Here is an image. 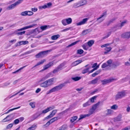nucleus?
Masks as SVG:
<instances>
[{"mask_svg":"<svg viewBox=\"0 0 130 130\" xmlns=\"http://www.w3.org/2000/svg\"><path fill=\"white\" fill-rule=\"evenodd\" d=\"M117 80V78H112L108 79H105L101 81V82L102 83V84L104 85L107 83L112 82L116 80Z\"/></svg>","mask_w":130,"mask_h":130,"instance_id":"nucleus-9","label":"nucleus"},{"mask_svg":"<svg viewBox=\"0 0 130 130\" xmlns=\"http://www.w3.org/2000/svg\"><path fill=\"white\" fill-rule=\"evenodd\" d=\"M11 115V114L7 116L6 118L2 120V122H8L10 121L12 119V118L10 117Z\"/></svg>","mask_w":130,"mask_h":130,"instance_id":"nucleus-19","label":"nucleus"},{"mask_svg":"<svg viewBox=\"0 0 130 130\" xmlns=\"http://www.w3.org/2000/svg\"><path fill=\"white\" fill-rule=\"evenodd\" d=\"M57 110L56 109L54 110H53L52 112H51V114L47 116V117H45L44 119L46 120L47 119L53 117L55 115V114L56 113Z\"/></svg>","mask_w":130,"mask_h":130,"instance_id":"nucleus-12","label":"nucleus"},{"mask_svg":"<svg viewBox=\"0 0 130 130\" xmlns=\"http://www.w3.org/2000/svg\"><path fill=\"white\" fill-rule=\"evenodd\" d=\"M52 5V4L51 2L48 3L46 5H44L40 6L39 7V8L40 9H46L47 8H49Z\"/></svg>","mask_w":130,"mask_h":130,"instance_id":"nucleus-14","label":"nucleus"},{"mask_svg":"<svg viewBox=\"0 0 130 130\" xmlns=\"http://www.w3.org/2000/svg\"><path fill=\"white\" fill-rule=\"evenodd\" d=\"M111 34L110 32H109L102 39H104L107 38Z\"/></svg>","mask_w":130,"mask_h":130,"instance_id":"nucleus-64","label":"nucleus"},{"mask_svg":"<svg viewBox=\"0 0 130 130\" xmlns=\"http://www.w3.org/2000/svg\"><path fill=\"white\" fill-rule=\"evenodd\" d=\"M112 60L111 59H109L108 60L106 63H103L102 66V68H105L106 70L110 69L111 64Z\"/></svg>","mask_w":130,"mask_h":130,"instance_id":"nucleus-3","label":"nucleus"},{"mask_svg":"<svg viewBox=\"0 0 130 130\" xmlns=\"http://www.w3.org/2000/svg\"><path fill=\"white\" fill-rule=\"evenodd\" d=\"M120 63L118 62H116L114 63H111V68H115L118 66L120 65Z\"/></svg>","mask_w":130,"mask_h":130,"instance_id":"nucleus-22","label":"nucleus"},{"mask_svg":"<svg viewBox=\"0 0 130 130\" xmlns=\"http://www.w3.org/2000/svg\"><path fill=\"white\" fill-rule=\"evenodd\" d=\"M117 19V18H114L110 20L108 22V25H109V24L113 22V21H115V20H116Z\"/></svg>","mask_w":130,"mask_h":130,"instance_id":"nucleus-51","label":"nucleus"},{"mask_svg":"<svg viewBox=\"0 0 130 130\" xmlns=\"http://www.w3.org/2000/svg\"><path fill=\"white\" fill-rule=\"evenodd\" d=\"M79 41H76L74 42H73L71 44H70V45H69L68 46V47H70L72 46L73 45H74L76 44L77 43L79 42Z\"/></svg>","mask_w":130,"mask_h":130,"instance_id":"nucleus-49","label":"nucleus"},{"mask_svg":"<svg viewBox=\"0 0 130 130\" xmlns=\"http://www.w3.org/2000/svg\"><path fill=\"white\" fill-rule=\"evenodd\" d=\"M99 104V103H96V104L93 105L92 107V108L95 110Z\"/></svg>","mask_w":130,"mask_h":130,"instance_id":"nucleus-43","label":"nucleus"},{"mask_svg":"<svg viewBox=\"0 0 130 130\" xmlns=\"http://www.w3.org/2000/svg\"><path fill=\"white\" fill-rule=\"evenodd\" d=\"M126 21H127L126 20H125L124 21L122 22L121 23V24L120 25L121 28L125 24H126Z\"/></svg>","mask_w":130,"mask_h":130,"instance_id":"nucleus-56","label":"nucleus"},{"mask_svg":"<svg viewBox=\"0 0 130 130\" xmlns=\"http://www.w3.org/2000/svg\"><path fill=\"white\" fill-rule=\"evenodd\" d=\"M116 28L115 30H117L118 29H120L121 28L120 24H118L114 26V28Z\"/></svg>","mask_w":130,"mask_h":130,"instance_id":"nucleus-46","label":"nucleus"},{"mask_svg":"<svg viewBox=\"0 0 130 130\" xmlns=\"http://www.w3.org/2000/svg\"><path fill=\"white\" fill-rule=\"evenodd\" d=\"M77 116H73L71 118L70 121L72 123H73L77 119Z\"/></svg>","mask_w":130,"mask_h":130,"instance_id":"nucleus-41","label":"nucleus"},{"mask_svg":"<svg viewBox=\"0 0 130 130\" xmlns=\"http://www.w3.org/2000/svg\"><path fill=\"white\" fill-rule=\"evenodd\" d=\"M91 104V103L90 102L89 100H88L87 102L84 103L83 104V107H87Z\"/></svg>","mask_w":130,"mask_h":130,"instance_id":"nucleus-25","label":"nucleus"},{"mask_svg":"<svg viewBox=\"0 0 130 130\" xmlns=\"http://www.w3.org/2000/svg\"><path fill=\"white\" fill-rule=\"evenodd\" d=\"M51 74V73H48L44 76L41 78L39 82H41L44 81L46 79L49 77L50 76Z\"/></svg>","mask_w":130,"mask_h":130,"instance_id":"nucleus-15","label":"nucleus"},{"mask_svg":"<svg viewBox=\"0 0 130 130\" xmlns=\"http://www.w3.org/2000/svg\"><path fill=\"white\" fill-rule=\"evenodd\" d=\"M88 20V18H86L83 19L80 22L77 23V25H80L85 24Z\"/></svg>","mask_w":130,"mask_h":130,"instance_id":"nucleus-18","label":"nucleus"},{"mask_svg":"<svg viewBox=\"0 0 130 130\" xmlns=\"http://www.w3.org/2000/svg\"><path fill=\"white\" fill-rule=\"evenodd\" d=\"M67 127V125L64 124L61 127V128L60 129L61 130H65Z\"/></svg>","mask_w":130,"mask_h":130,"instance_id":"nucleus-50","label":"nucleus"},{"mask_svg":"<svg viewBox=\"0 0 130 130\" xmlns=\"http://www.w3.org/2000/svg\"><path fill=\"white\" fill-rule=\"evenodd\" d=\"M25 32V31H24L22 32H19L17 33L16 34H17L18 36L19 35H22V34H24Z\"/></svg>","mask_w":130,"mask_h":130,"instance_id":"nucleus-62","label":"nucleus"},{"mask_svg":"<svg viewBox=\"0 0 130 130\" xmlns=\"http://www.w3.org/2000/svg\"><path fill=\"white\" fill-rule=\"evenodd\" d=\"M91 68V67H90L84 69L82 71V73L83 74H84L89 72V70Z\"/></svg>","mask_w":130,"mask_h":130,"instance_id":"nucleus-33","label":"nucleus"},{"mask_svg":"<svg viewBox=\"0 0 130 130\" xmlns=\"http://www.w3.org/2000/svg\"><path fill=\"white\" fill-rule=\"evenodd\" d=\"M82 62V61L81 60H77L73 63L72 64L73 66H76L81 63Z\"/></svg>","mask_w":130,"mask_h":130,"instance_id":"nucleus-26","label":"nucleus"},{"mask_svg":"<svg viewBox=\"0 0 130 130\" xmlns=\"http://www.w3.org/2000/svg\"><path fill=\"white\" fill-rule=\"evenodd\" d=\"M101 70H99L96 71L94 73L92 74V76L93 77H94L96 75H98L101 72Z\"/></svg>","mask_w":130,"mask_h":130,"instance_id":"nucleus-36","label":"nucleus"},{"mask_svg":"<svg viewBox=\"0 0 130 130\" xmlns=\"http://www.w3.org/2000/svg\"><path fill=\"white\" fill-rule=\"evenodd\" d=\"M80 6V4H79V2H78V3H76L74 4L73 6L75 8H76Z\"/></svg>","mask_w":130,"mask_h":130,"instance_id":"nucleus-54","label":"nucleus"},{"mask_svg":"<svg viewBox=\"0 0 130 130\" xmlns=\"http://www.w3.org/2000/svg\"><path fill=\"white\" fill-rule=\"evenodd\" d=\"M47 26L46 25L44 26H41L40 28L42 30H44L45 29H46L47 28Z\"/></svg>","mask_w":130,"mask_h":130,"instance_id":"nucleus-61","label":"nucleus"},{"mask_svg":"<svg viewBox=\"0 0 130 130\" xmlns=\"http://www.w3.org/2000/svg\"><path fill=\"white\" fill-rule=\"evenodd\" d=\"M99 79L98 78H96L94 79L91 80L90 82V84H94L97 83Z\"/></svg>","mask_w":130,"mask_h":130,"instance_id":"nucleus-34","label":"nucleus"},{"mask_svg":"<svg viewBox=\"0 0 130 130\" xmlns=\"http://www.w3.org/2000/svg\"><path fill=\"white\" fill-rule=\"evenodd\" d=\"M111 109L113 110H116L118 108V106L116 105H114L111 107Z\"/></svg>","mask_w":130,"mask_h":130,"instance_id":"nucleus-45","label":"nucleus"},{"mask_svg":"<svg viewBox=\"0 0 130 130\" xmlns=\"http://www.w3.org/2000/svg\"><path fill=\"white\" fill-rule=\"evenodd\" d=\"M112 49V48L110 47H106L105 48V50L106 51L104 53L105 54H106L108 53L109 51H110Z\"/></svg>","mask_w":130,"mask_h":130,"instance_id":"nucleus-29","label":"nucleus"},{"mask_svg":"<svg viewBox=\"0 0 130 130\" xmlns=\"http://www.w3.org/2000/svg\"><path fill=\"white\" fill-rule=\"evenodd\" d=\"M67 24H69L71 23L72 22V19L70 18H69L67 19H66Z\"/></svg>","mask_w":130,"mask_h":130,"instance_id":"nucleus-38","label":"nucleus"},{"mask_svg":"<svg viewBox=\"0 0 130 130\" xmlns=\"http://www.w3.org/2000/svg\"><path fill=\"white\" fill-rule=\"evenodd\" d=\"M58 117H56L53 118L48 121L46 123V124L45 125H47V126H49L52 123L58 120Z\"/></svg>","mask_w":130,"mask_h":130,"instance_id":"nucleus-10","label":"nucleus"},{"mask_svg":"<svg viewBox=\"0 0 130 130\" xmlns=\"http://www.w3.org/2000/svg\"><path fill=\"white\" fill-rule=\"evenodd\" d=\"M97 96H94L92 98H91L90 100H89L90 101V102L91 103H93L94 102V100L97 97Z\"/></svg>","mask_w":130,"mask_h":130,"instance_id":"nucleus-42","label":"nucleus"},{"mask_svg":"<svg viewBox=\"0 0 130 130\" xmlns=\"http://www.w3.org/2000/svg\"><path fill=\"white\" fill-rule=\"evenodd\" d=\"M56 78L53 77L46 80L48 87L53 85L55 82Z\"/></svg>","mask_w":130,"mask_h":130,"instance_id":"nucleus-5","label":"nucleus"},{"mask_svg":"<svg viewBox=\"0 0 130 130\" xmlns=\"http://www.w3.org/2000/svg\"><path fill=\"white\" fill-rule=\"evenodd\" d=\"M94 40H90L87 42V44L88 45L89 47H91L94 44Z\"/></svg>","mask_w":130,"mask_h":130,"instance_id":"nucleus-35","label":"nucleus"},{"mask_svg":"<svg viewBox=\"0 0 130 130\" xmlns=\"http://www.w3.org/2000/svg\"><path fill=\"white\" fill-rule=\"evenodd\" d=\"M60 37L59 35H54L52 36L51 39L52 40H57Z\"/></svg>","mask_w":130,"mask_h":130,"instance_id":"nucleus-28","label":"nucleus"},{"mask_svg":"<svg viewBox=\"0 0 130 130\" xmlns=\"http://www.w3.org/2000/svg\"><path fill=\"white\" fill-rule=\"evenodd\" d=\"M61 23L64 26H66L67 25L66 19L62 20L61 21Z\"/></svg>","mask_w":130,"mask_h":130,"instance_id":"nucleus-47","label":"nucleus"},{"mask_svg":"<svg viewBox=\"0 0 130 130\" xmlns=\"http://www.w3.org/2000/svg\"><path fill=\"white\" fill-rule=\"evenodd\" d=\"M13 123H11L8 124L6 127L7 129H9L11 128L13 126Z\"/></svg>","mask_w":130,"mask_h":130,"instance_id":"nucleus-60","label":"nucleus"},{"mask_svg":"<svg viewBox=\"0 0 130 130\" xmlns=\"http://www.w3.org/2000/svg\"><path fill=\"white\" fill-rule=\"evenodd\" d=\"M64 66V64L63 63H62L60 64L57 68L59 71L63 69V67Z\"/></svg>","mask_w":130,"mask_h":130,"instance_id":"nucleus-30","label":"nucleus"},{"mask_svg":"<svg viewBox=\"0 0 130 130\" xmlns=\"http://www.w3.org/2000/svg\"><path fill=\"white\" fill-rule=\"evenodd\" d=\"M27 11H25L22 12L20 15L22 16H25L27 15Z\"/></svg>","mask_w":130,"mask_h":130,"instance_id":"nucleus-52","label":"nucleus"},{"mask_svg":"<svg viewBox=\"0 0 130 130\" xmlns=\"http://www.w3.org/2000/svg\"><path fill=\"white\" fill-rule=\"evenodd\" d=\"M28 43L27 41H21L18 42L17 44V46H19L22 45H25Z\"/></svg>","mask_w":130,"mask_h":130,"instance_id":"nucleus-20","label":"nucleus"},{"mask_svg":"<svg viewBox=\"0 0 130 130\" xmlns=\"http://www.w3.org/2000/svg\"><path fill=\"white\" fill-rule=\"evenodd\" d=\"M55 108V107L54 106L52 105L50 107H48L47 108L44 110L42 111V113H42L45 114L48 112L49 111H50L51 110L53 109H54Z\"/></svg>","mask_w":130,"mask_h":130,"instance_id":"nucleus-13","label":"nucleus"},{"mask_svg":"<svg viewBox=\"0 0 130 130\" xmlns=\"http://www.w3.org/2000/svg\"><path fill=\"white\" fill-rule=\"evenodd\" d=\"M49 51H50L49 50L42 51L36 55L35 56L37 58L43 57L44 56V55L46 54Z\"/></svg>","mask_w":130,"mask_h":130,"instance_id":"nucleus-6","label":"nucleus"},{"mask_svg":"<svg viewBox=\"0 0 130 130\" xmlns=\"http://www.w3.org/2000/svg\"><path fill=\"white\" fill-rule=\"evenodd\" d=\"M77 54H82L84 52V51L82 49L78 50L77 51Z\"/></svg>","mask_w":130,"mask_h":130,"instance_id":"nucleus-58","label":"nucleus"},{"mask_svg":"<svg viewBox=\"0 0 130 130\" xmlns=\"http://www.w3.org/2000/svg\"><path fill=\"white\" fill-rule=\"evenodd\" d=\"M113 112V110L111 109H108L105 111V114L106 116L111 115Z\"/></svg>","mask_w":130,"mask_h":130,"instance_id":"nucleus-21","label":"nucleus"},{"mask_svg":"<svg viewBox=\"0 0 130 130\" xmlns=\"http://www.w3.org/2000/svg\"><path fill=\"white\" fill-rule=\"evenodd\" d=\"M121 37L128 39L130 38V31L127 32H125L121 35Z\"/></svg>","mask_w":130,"mask_h":130,"instance_id":"nucleus-8","label":"nucleus"},{"mask_svg":"<svg viewBox=\"0 0 130 130\" xmlns=\"http://www.w3.org/2000/svg\"><path fill=\"white\" fill-rule=\"evenodd\" d=\"M37 127V125L34 124L29 128L27 130H34Z\"/></svg>","mask_w":130,"mask_h":130,"instance_id":"nucleus-31","label":"nucleus"},{"mask_svg":"<svg viewBox=\"0 0 130 130\" xmlns=\"http://www.w3.org/2000/svg\"><path fill=\"white\" fill-rule=\"evenodd\" d=\"M94 110L92 109V108L90 109V110L89 111V113L88 114V115H89V116H90L91 115L93 114L94 112Z\"/></svg>","mask_w":130,"mask_h":130,"instance_id":"nucleus-53","label":"nucleus"},{"mask_svg":"<svg viewBox=\"0 0 130 130\" xmlns=\"http://www.w3.org/2000/svg\"><path fill=\"white\" fill-rule=\"evenodd\" d=\"M126 93L125 91L123 90L118 92L115 95V99L116 100L120 99L125 97L126 95Z\"/></svg>","mask_w":130,"mask_h":130,"instance_id":"nucleus-2","label":"nucleus"},{"mask_svg":"<svg viewBox=\"0 0 130 130\" xmlns=\"http://www.w3.org/2000/svg\"><path fill=\"white\" fill-rule=\"evenodd\" d=\"M122 118V115H119L115 118V120L116 121H120L121 120Z\"/></svg>","mask_w":130,"mask_h":130,"instance_id":"nucleus-27","label":"nucleus"},{"mask_svg":"<svg viewBox=\"0 0 130 130\" xmlns=\"http://www.w3.org/2000/svg\"><path fill=\"white\" fill-rule=\"evenodd\" d=\"M23 1V0H19L14 4L9 6L7 8V9L10 10L14 8L17 5H18Z\"/></svg>","mask_w":130,"mask_h":130,"instance_id":"nucleus-4","label":"nucleus"},{"mask_svg":"<svg viewBox=\"0 0 130 130\" xmlns=\"http://www.w3.org/2000/svg\"><path fill=\"white\" fill-rule=\"evenodd\" d=\"M106 12L103 13L102 14L100 15L99 17L97 18L96 21L99 23L102 22L104 20V19H103V17L104 16L106 17Z\"/></svg>","mask_w":130,"mask_h":130,"instance_id":"nucleus-7","label":"nucleus"},{"mask_svg":"<svg viewBox=\"0 0 130 130\" xmlns=\"http://www.w3.org/2000/svg\"><path fill=\"white\" fill-rule=\"evenodd\" d=\"M36 24H32L31 25H29L28 26H26L22 28L17 29L16 31H22L23 30L26 29H27L30 28H32Z\"/></svg>","mask_w":130,"mask_h":130,"instance_id":"nucleus-11","label":"nucleus"},{"mask_svg":"<svg viewBox=\"0 0 130 130\" xmlns=\"http://www.w3.org/2000/svg\"><path fill=\"white\" fill-rule=\"evenodd\" d=\"M64 86L65 84H61L47 91L46 94H48L57 91L62 89Z\"/></svg>","mask_w":130,"mask_h":130,"instance_id":"nucleus-1","label":"nucleus"},{"mask_svg":"<svg viewBox=\"0 0 130 130\" xmlns=\"http://www.w3.org/2000/svg\"><path fill=\"white\" fill-rule=\"evenodd\" d=\"M26 66H24L20 68L19 69L17 70L16 71L14 72L13 73H15L17 72H18L19 71L23 69V68H25Z\"/></svg>","mask_w":130,"mask_h":130,"instance_id":"nucleus-63","label":"nucleus"},{"mask_svg":"<svg viewBox=\"0 0 130 130\" xmlns=\"http://www.w3.org/2000/svg\"><path fill=\"white\" fill-rule=\"evenodd\" d=\"M72 28L71 27H69L65 29H63L61 30V32H65L70 30Z\"/></svg>","mask_w":130,"mask_h":130,"instance_id":"nucleus-57","label":"nucleus"},{"mask_svg":"<svg viewBox=\"0 0 130 130\" xmlns=\"http://www.w3.org/2000/svg\"><path fill=\"white\" fill-rule=\"evenodd\" d=\"M41 114L40 113L39 114L38 113H36L33 115V118L34 119H35L39 116Z\"/></svg>","mask_w":130,"mask_h":130,"instance_id":"nucleus-40","label":"nucleus"},{"mask_svg":"<svg viewBox=\"0 0 130 130\" xmlns=\"http://www.w3.org/2000/svg\"><path fill=\"white\" fill-rule=\"evenodd\" d=\"M45 61V59L39 62L37 64L33 67L32 69L33 68H34L38 66H39L41 64H42Z\"/></svg>","mask_w":130,"mask_h":130,"instance_id":"nucleus-32","label":"nucleus"},{"mask_svg":"<svg viewBox=\"0 0 130 130\" xmlns=\"http://www.w3.org/2000/svg\"><path fill=\"white\" fill-rule=\"evenodd\" d=\"M88 30H86L83 31L82 32V34L83 35H85L89 33Z\"/></svg>","mask_w":130,"mask_h":130,"instance_id":"nucleus-55","label":"nucleus"},{"mask_svg":"<svg viewBox=\"0 0 130 130\" xmlns=\"http://www.w3.org/2000/svg\"><path fill=\"white\" fill-rule=\"evenodd\" d=\"M80 77H72V79L75 81L79 80L80 79Z\"/></svg>","mask_w":130,"mask_h":130,"instance_id":"nucleus-48","label":"nucleus"},{"mask_svg":"<svg viewBox=\"0 0 130 130\" xmlns=\"http://www.w3.org/2000/svg\"><path fill=\"white\" fill-rule=\"evenodd\" d=\"M89 116V115H88V114L85 115H81L80 116V118L78 119V120H79L82 119L83 118H85L86 117H88Z\"/></svg>","mask_w":130,"mask_h":130,"instance_id":"nucleus-37","label":"nucleus"},{"mask_svg":"<svg viewBox=\"0 0 130 130\" xmlns=\"http://www.w3.org/2000/svg\"><path fill=\"white\" fill-rule=\"evenodd\" d=\"M51 74V73H48L44 76L41 78L39 82H41L44 81L46 79L49 77L50 76Z\"/></svg>","mask_w":130,"mask_h":130,"instance_id":"nucleus-16","label":"nucleus"},{"mask_svg":"<svg viewBox=\"0 0 130 130\" xmlns=\"http://www.w3.org/2000/svg\"><path fill=\"white\" fill-rule=\"evenodd\" d=\"M40 86L41 87L44 88H47L48 87L46 80L41 83Z\"/></svg>","mask_w":130,"mask_h":130,"instance_id":"nucleus-23","label":"nucleus"},{"mask_svg":"<svg viewBox=\"0 0 130 130\" xmlns=\"http://www.w3.org/2000/svg\"><path fill=\"white\" fill-rule=\"evenodd\" d=\"M82 47L83 48L86 50H87L88 48V45L86 43H85L83 45H82Z\"/></svg>","mask_w":130,"mask_h":130,"instance_id":"nucleus-44","label":"nucleus"},{"mask_svg":"<svg viewBox=\"0 0 130 130\" xmlns=\"http://www.w3.org/2000/svg\"><path fill=\"white\" fill-rule=\"evenodd\" d=\"M79 2L80 6L85 5L87 3V1L85 0H82Z\"/></svg>","mask_w":130,"mask_h":130,"instance_id":"nucleus-24","label":"nucleus"},{"mask_svg":"<svg viewBox=\"0 0 130 130\" xmlns=\"http://www.w3.org/2000/svg\"><path fill=\"white\" fill-rule=\"evenodd\" d=\"M35 102H31L29 103V105L32 108H34L36 107L35 106Z\"/></svg>","mask_w":130,"mask_h":130,"instance_id":"nucleus-39","label":"nucleus"},{"mask_svg":"<svg viewBox=\"0 0 130 130\" xmlns=\"http://www.w3.org/2000/svg\"><path fill=\"white\" fill-rule=\"evenodd\" d=\"M27 15L28 16H30L32 15L34 13L31 11H27Z\"/></svg>","mask_w":130,"mask_h":130,"instance_id":"nucleus-59","label":"nucleus"},{"mask_svg":"<svg viewBox=\"0 0 130 130\" xmlns=\"http://www.w3.org/2000/svg\"><path fill=\"white\" fill-rule=\"evenodd\" d=\"M53 62H51L49 63L48 64L45 65L43 68V70H44L47 69L50 67L53 66Z\"/></svg>","mask_w":130,"mask_h":130,"instance_id":"nucleus-17","label":"nucleus"}]
</instances>
